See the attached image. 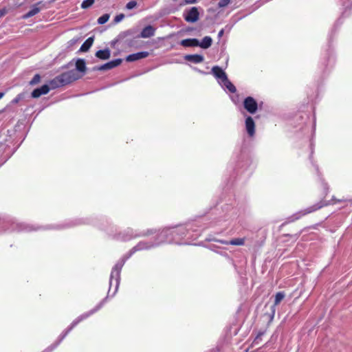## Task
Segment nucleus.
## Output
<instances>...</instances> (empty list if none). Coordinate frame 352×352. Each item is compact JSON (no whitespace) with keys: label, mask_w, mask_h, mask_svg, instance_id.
<instances>
[{"label":"nucleus","mask_w":352,"mask_h":352,"mask_svg":"<svg viewBox=\"0 0 352 352\" xmlns=\"http://www.w3.org/2000/svg\"><path fill=\"white\" fill-rule=\"evenodd\" d=\"M230 2V0H219L218 6L219 8H224L227 6Z\"/></svg>","instance_id":"31"},{"label":"nucleus","mask_w":352,"mask_h":352,"mask_svg":"<svg viewBox=\"0 0 352 352\" xmlns=\"http://www.w3.org/2000/svg\"><path fill=\"white\" fill-rule=\"evenodd\" d=\"M86 63L84 59L78 58L76 62V69H72L64 72L52 79L50 85L52 89H56L69 84L81 78L78 72L85 74L86 72Z\"/></svg>","instance_id":"2"},{"label":"nucleus","mask_w":352,"mask_h":352,"mask_svg":"<svg viewBox=\"0 0 352 352\" xmlns=\"http://www.w3.org/2000/svg\"><path fill=\"white\" fill-rule=\"evenodd\" d=\"M199 12L197 7H192L184 12V18L188 23H195L199 20Z\"/></svg>","instance_id":"8"},{"label":"nucleus","mask_w":352,"mask_h":352,"mask_svg":"<svg viewBox=\"0 0 352 352\" xmlns=\"http://www.w3.org/2000/svg\"><path fill=\"white\" fill-rule=\"evenodd\" d=\"M23 98H24L23 94H19L11 101L10 103L12 104H17Z\"/></svg>","instance_id":"28"},{"label":"nucleus","mask_w":352,"mask_h":352,"mask_svg":"<svg viewBox=\"0 0 352 352\" xmlns=\"http://www.w3.org/2000/svg\"><path fill=\"white\" fill-rule=\"evenodd\" d=\"M95 2V0H85L82 1L81 4V8L83 9H87L91 6Z\"/></svg>","instance_id":"26"},{"label":"nucleus","mask_w":352,"mask_h":352,"mask_svg":"<svg viewBox=\"0 0 352 352\" xmlns=\"http://www.w3.org/2000/svg\"><path fill=\"white\" fill-rule=\"evenodd\" d=\"M133 34V31L132 30H128L126 31L122 32L118 35V41H122L125 46L129 47H136L138 41L135 39V38H127L129 36H132Z\"/></svg>","instance_id":"6"},{"label":"nucleus","mask_w":352,"mask_h":352,"mask_svg":"<svg viewBox=\"0 0 352 352\" xmlns=\"http://www.w3.org/2000/svg\"><path fill=\"white\" fill-rule=\"evenodd\" d=\"M285 294L283 292H279L276 294L274 298V306L278 305L285 298Z\"/></svg>","instance_id":"24"},{"label":"nucleus","mask_w":352,"mask_h":352,"mask_svg":"<svg viewBox=\"0 0 352 352\" xmlns=\"http://www.w3.org/2000/svg\"><path fill=\"white\" fill-rule=\"evenodd\" d=\"M181 45L184 47H197L199 45V41L197 38H186L181 41Z\"/></svg>","instance_id":"20"},{"label":"nucleus","mask_w":352,"mask_h":352,"mask_svg":"<svg viewBox=\"0 0 352 352\" xmlns=\"http://www.w3.org/2000/svg\"><path fill=\"white\" fill-rule=\"evenodd\" d=\"M223 34H224V30H223V29H221V30L219 32V33H218V38H220L221 36H223Z\"/></svg>","instance_id":"36"},{"label":"nucleus","mask_w":352,"mask_h":352,"mask_svg":"<svg viewBox=\"0 0 352 352\" xmlns=\"http://www.w3.org/2000/svg\"><path fill=\"white\" fill-rule=\"evenodd\" d=\"M105 299H104L102 301H101L99 305H98L94 309H93L92 310H91L90 311H89L88 313H86V314H84L81 316H80L79 317H78L75 320H74L72 322V323L71 324L70 327L66 329L62 335H60L58 340L54 344H52L51 346H50L49 347H47V349H45L44 351H43L42 352H52L61 342L62 340L65 338V336L69 333V332L70 331H72V329L76 326L80 322H81L82 320L88 318L89 316H91V314H94L95 312H96L98 310H99L103 305L104 304V302Z\"/></svg>","instance_id":"4"},{"label":"nucleus","mask_w":352,"mask_h":352,"mask_svg":"<svg viewBox=\"0 0 352 352\" xmlns=\"http://www.w3.org/2000/svg\"><path fill=\"white\" fill-rule=\"evenodd\" d=\"M4 92H0V99H1L4 96Z\"/></svg>","instance_id":"37"},{"label":"nucleus","mask_w":352,"mask_h":352,"mask_svg":"<svg viewBox=\"0 0 352 352\" xmlns=\"http://www.w3.org/2000/svg\"><path fill=\"white\" fill-rule=\"evenodd\" d=\"M94 41V37H89L81 45L80 50H78L79 52H86L89 51L90 47L92 46Z\"/></svg>","instance_id":"19"},{"label":"nucleus","mask_w":352,"mask_h":352,"mask_svg":"<svg viewBox=\"0 0 352 352\" xmlns=\"http://www.w3.org/2000/svg\"><path fill=\"white\" fill-rule=\"evenodd\" d=\"M184 59L193 63H200L204 61V58L199 54H188L184 56Z\"/></svg>","instance_id":"17"},{"label":"nucleus","mask_w":352,"mask_h":352,"mask_svg":"<svg viewBox=\"0 0 352 352\" xmlns=\"http://www.w3.org/2000/svg\"><path fill=\"white\" fill-rule=\"evenodd\" d=\"M212 73L214 77L222 82L228 76L223 70L219 66H214L212 68Z\"/></svg>","instance_id":"14"},{"label":"nucleus","mask_w":352,"mask_h":352,"mask_svg":"<svg viewBox=\"0 0 352 352\" xmlns=\"http://www.w3.org/2000/svg\"><path fill=\"white\" fill-rule=\"evenodd\" d=\"M161 241L159 242H147L144 241H140L136 245L130 250V251L125 254L121 259H120L113 267L109 279V290L113 285V280L115 281V291L113 295L118 291L120 281V272L122 267L124 266L126 261L129 259L135 252L144 250H148L152 248H155L161 244Z\"/></svg>","instance_id":"1"},{"label":"nucleus","mask_w":352,"mask_h":352,"mask_svg":"<svg viewBox=\"0 0 352 352\" xmlns=\"http://www.w3.org/2000/svg\"><path fill=\"white\" fill-rule=\"evenodd\" d=\"M263 334H264L263 332L258 333V335L256 336V337L255 338V339L254 340V341L252 342V345L255 346V345L258 344L260 341L261 340V337L263 336Z\"/></svg>","instance_id":"30"},{"label":"nucleus","mask_w":352,"mask_h":352,"mask_svg":"<svg viewBox=\"0 0 352 352\" xmlns=\"http://www.w3.org/2000/svg\"><path fill=\"white\" fill-rule=\"evenodd\" d=\"M124 14L122 13L116 15L114 18V22L116 23L120 22L124 18Z\"/></svg>","instance_id":"32"},{"label":"nucleus","mask_w":352,"mask_h":352,"mask_svg":"<svg viewBox=\"0 0 352 352\" xmlns=\"http://www.w3.org/2000/svg\"><path fill=\"white\" fill-rule=\"evenodd\" d=\"M221 83L228 89L230 92L235 93L236 91L235 86L229 80L228 77Z\"/></svg>","instance_id":"23"},{"label":"nucleus","mask_w":352,"mask_h":352,"mask_svg":"<svg viewBox=\"0 0 352 352\" xmlns=\"http://www.w3.org/2000/svg\"><path fill=\"white\" fill-rule=\"evenodd\" d=\"M41 6H43V3L42 1H39V2L34 4L32 6L31 9L27 13H25L22 16V18L24 19H26L30 18V17L36 15L42 10L43 8Z\"/></svg>","instance_id":"11"},{"label":"nucleus","mask_w":352,"mask_h":352,"mask_svg":"<svg viewBox=\"0 0 352 352\" xmlns=\"http://www.w3.org/2000/svg\"><path fill=\"white\" fill-rule=\"evenodd\" d=\"M95 56L101 60H107L110 58L111 50L109 48L98 50L96 52Z\"/></svg>","instance_id":"18"},{"label":"nucleus","mask_w":352,"mask_h":352,"mask_svg":"<svg viewBox=\"0 0 352 352\" xmlns=\"http://www.w3.org/2000/svg\"><path fill=\"white\" fill-rule=\"evenodd\" d=\"M109 17H110V15L109 14H104L103 15H102L101 16H100L98 19L97 22L100 25L104 24L105 23H107L109 21Z\"/></svg>","instance_id":"25"},{"label":"nucleus","mask_w":352,"mask_h":352,"mask_svg":"<svg viewBox=\"0 0 352 352\" xmlns=\"http://www.w3.org/2000/svg\"><path fill=\"white\" fill-rule=\"evenodd\" d=\"M137 6V1L135 0H132L126 3V8L127 10H132Z\"/></svg>","instance_id":"29"},{"label":"nucleus","mask_w":352,"mask_h":352,"mask_svg":"<svg viewBox=\"0 0 352 352\" xmlns=\"http://www.w3.org/2000/svg\"><path fill=\"white\" fill-rule=\"evenodd\" d=\"M8 12V10L6 8H3V9H1L0 10V17H2L3 16H5Z\"/></svg>","instance_id":"34"},{"label":"nucleus","mask_w":352,"mask_h":352,"mask_svg":"<svg viewBox=\"0 0 352 352\" xmlns=\"http://www.w3.org/2000/svg\"><path fill=\"white\" fill-rule=\"evenodd\" d=\"M153 233H155V232L153 230H148L146 232H143L142 234H137L133 230V229L127 228L123 232H120L118 234L115 235L114 239L120 241H127L135 237L150 235Z\"/></svg>","instance_id":"5"},{"label":"nucleus","mask_w":352,"mask_h":352,"mask_svg":"<svg viewBox=\"0 0 352 352\" xmlns=\"http://www.w3.org/2000/svg\"><path fill=\"white\" fill-rule=\"evenodd\" d=\"M155 30L156 29L151 25H146L142 29V30L140 32V34L138 35L137 38H150L155 35Z\"/></svg>","instance_id":"12"},{"label":"nucleus","mask_w":352,"mask_h":352,"mask_svg":"<svg viewBox=\"0 0 352 352\" xmlns=\"http://www.w3.org/2000/svg\"><path fill=\"white\" fill-rule=\"evenodd\" d=\"M149 53L148 52H140L134 54H129L126 56V60L127 62H133L140 59L148 57Z\"/></svg>","instance_id":"13"},{"label":"nucleus","mask_w":352,"mask_h":352,"mask_svg":"<svg viewBox=\"0 0 352 352\" xmlns=\"http://www.w3.org/2000/svg\"><path fill=\"white\" fill-rule=\"evenodd\" d=\"M212 43V39L210 36H206L204 37L201 42H199V45L198 46L201 47L203 49L209 48Z\"/></svg>","instance_id":"21"},{"label":"nucleus","mask_w":352,"mask_h":352,"mask_svg":"<svg viewBox=\"0 0 352 352\" xmlns=\"http://www.w3.org/2000/svg\"><path fill=\"white\" fill-rule=\"evenodd\" d=\"M244 108L250 113H254L257 111L258 104L254 98L251 96H248L245 98L243 101Z\"/></svg>","instance_id":"9"},{"label":"nucleus","mask_w":352,"mask_h":352,"mask_svg":"<svg viewBox=\"0 0 352 352\" xmlns=\"http://www.w3.org/2000/svg\"><path fill=\"white\" fill-rule=\"evenodd\" d=\"M49 91H50L49 86L47 85H44L39 88L35 89L32 92V97L34 98H38L42 95L47 94L49 92Z\"/></svg>","instance_id":"16"},{"label":"nucleus","mask_w":352,"mask_h":352,"mask_svg":"<svg viewBox=\"0 0 352 352\" xmlns=\"http://www.w3.org/2000/svg\"><path fill=\"white\" fill-rule=\"evenodd\" d=\"M187 230L184 226H177L164 229L157 236L161 242H173L186 236Z\"/></svg>","instance_id":"3"},{"label":"nucleus","mask_w":352,"mask_h":352,"mask_svg":"<svg viewBox=\"0 0 352 352\" xmlns=\"http://www.w3.org/2000/svg\"><path fill=\"white\" fill-rule=\"evenodd\" d=\"M197 0H185V4H192L196 3Z\"/></svg>","instance_id":"35"},{"label":"nucleus","mask_w":352,"mask_h":352,"mask_svg":"<svg viewBox=\"0 0 352 352\" xmlns=\"http://www.w3.org/2000/svg\"><path fill=\"white\" fill-rule=\"evenodd\" d=\"M79 40H80V38H74L71 39V40L69 41V45H74L75 43H76L77 42H78V41H79Z\"/></svg>","instance_id":"33"},{"label":"nucleus","mask_w":352,"mask_h":352,"mask_svg":"<svg viewBox=\"0 0 352 352\" xmlns=\"http://www.w3.org/2000/svg\"><path fill=\"white\" fill-rule=\"evenodd\" d=\"M41 76L39 74H35L32 79L30 81V85H34L40 82Z\"/></svg>","instance_id":"27"},{"label":"nucleus","mask_w":352,"mask_h":352,"mask_svg":"<svg viewBox=\"0 0 352 352\" xmlns=\"http://www.w3.org/2000/svg\"><path fill=\"white\" fill-rule=\"evenodd\" d=\"M245 128L250 136H253L255 133V124L252 117L248 116L245 119Z\"/></svg>","instance_id":"15"},{"label":"nucleus","mask_w":352,"mask_h":352,"mask_svg":"<svg viewBox=\"0 0 352 352\" xmlns=\"http://www.w3.org/2000/svg\"><path fill=\"white\" fill-rule=\"evenodd\" d=\"M220 242L222 244H226V245L230 244V245H243L245 243V240H244V239L236 238V239H234L230 241H220Z\"/></svg>","instance_id":"22"},{"label":"nucleus","mask_w":352,"mask_h":352,"mask_svg":"<svg viewBox=\"0 0 352 352\" xmlns=\"http://www.w3.org/2000/svg\"><path fill=\"white\" fill-rule=\"evenodd\" d=\"M122 62V59L121 58H117L113 60H111L105 64H103L98 67H95L94 68V70L95 71H105V70H109L114 67H118L120 65Z\"/></svg>","instance_id":"10"},{"label":"nucleus","mask_w":352,"mask_h":352,"mask_svg":"<svg viewBox=\"0 0 352 352\" xmlns=\"http://www.w3.org/2000/svg\"><path fill=\"white\" fill-rule=\"evenodd\" d=\"M325 205H326L325 204H322V202H320V203L314 204L303 210L299 211L298 212L294 214L291 217V218H292V219L291 221H293L297 220V219H300L301 217H302L305 214H309L311 212H313L321 208L322 207H323Z\"/></svg>","instance_id":"7"}]
</instances>
